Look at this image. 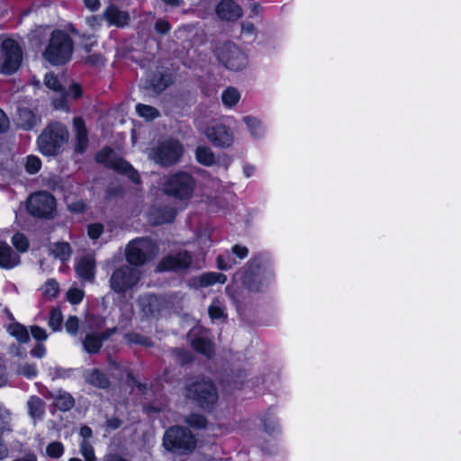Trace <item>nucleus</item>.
<instances>
[{"mask_svg":"<svg viewBox=\"0 0 461 461\" xmlns=\"http://www.w3.org/2000/svg\"><path fill=\"white\" fill-rule=\"evenodd\" d=\"M237 279L250 293L264 294L276 281L274 260L267 251L252 255L236 273Z\"/></svg>","mask_w":461,"mask_h":461,"instance_id":"1","label":"nucleus"},{"mask_svg":"<svg viewBox=\"0 0 461 461\" xmlns=\"http://www.w3.org/2000/svg\"><path fill=\"white\" fill-rule=\"evenodd\" d=\"M183 396L199 410L212 413L219 401V392L214 381L204 375L187 378L183 387Z\"/></svg>","mask_w":461,"mask_h":461,"instance_id":"2","label":"nucleus"},{"mask_svg":"<svg viewBox=\"0 0 461 461\" xmlns=\"http://www.w3.org/2000/svg\"><path fill=\"white\" fill-rule=\"evenodd\" d=\"M68 138L67 126L61 122L51 121L37 138L38 149L45 157H57L64 151Z\"/></svg>","mask_w":461,"mask_h":461,"instance_id":"3","label":"nucleus"},{"mask_svg":"<svg viewBox=\"0 0 461 461\" xmlns=\"http://www.w3.org/2000/svg\"><path fill=\"white\" fill-rule=\"evenodd\" d=\"M68 31H51V34L42 57L52 66H63L72 58L74 42Z\"/></svg>","mask_w":461,"mask_h":461,"instance_id":"4","label":"nucleus"},{"mask_svg":"<svg viewBox=\"0 0 461 461\" xmlns=\"http://www.w3.org/2000/svg\"><path fill=\"white\" fill-rule=\"evenodd\" d=\"M195 187L196 179L192 174L177 170L165 176L161 190L167 197L187 202L193 197Z\"/></svg>","mask_w":461,"mask_h":461,"instance_id":"5","label":"nucleus"},{"mask_svg":"<svg viewBox=\"0 0 461 461\" xmlns=\"http://www.w3.org/2000/svg\"><path fill=\"white\" fill-rule=\"evenodd\" d=\"M162 445L168 452L185 456L194 451L197 440L188 427L173 425L165 430Z\"/></svg>","mask_w":461,"mask_h":461,"instance_id":"6","label":"nucleus"},{"mask_svg":"<svg viewBox=\"0 0 461 461\" xmlns=\"http://www.w3.org/2000/svg\"><path fill=\"white\" fill-rule=\"evenodd\" d=\"M94 158L97 164L103 165L105 168L127 176L133 184L139 185L141 183L138 170L125 158L118 156L111 147L105 146L98 150Z\"/></svg>","mask_w":461,"mask_h":461,"instance_id":"7","label":"nucleus"},{"mask_svg":"<svg viewBox=\"0 0 461 461\" xmlns=\"http://www.w3.org/2000/svg\"><path fill=\"white\" fill-rule=\"evenodd\" d=\"M23 59V51L20 43L9 37L3 38L0 43V73L14 75L21 68Z\"/></svg>","mask_w":461,"mask_h":461,"instance_id":"8","label":"nucleus"},{"mask_svg":"<svg viewBox=\"0 0 461 461\" xmlns=\"http://www.w3.org/2000/svg\"><path fill=\"white\" fill-rule=\"evenodd\" d=\"M158 250L157 245L149 238H138L126 247L125 258L128 266L140 267L150 261Z\"/></svg>","mask_w":461,"mask_h":461,"instance_id":"9","label":"nucleus"},{"mask_svg":"<svg viewBox=\"0 0 461 461\" xmlns=\"http://www.w3.org/2000/svg\"><path fill=\"white\" fill-rule=\"evenodd\" d=\"M215 56L225 68L231 71H241L249 63L248 55L243 50L230 41L216 49Z\"/></svg>","mask_w":461,"mask_h":461,"instance_id":"10","label":"nucleus"},{"mask_svg":"<svg viewBox=\"0 0 461 461\" xmlns=\"http://www.w3.org/2000/svg\"><path fill=\"white\" fill-rule=\"evenodd\" d=\"M57 202L53 194L48 191H40L32 194L27 203L28 212L39 219H52L55 214Z\"/></svg>","mask_w":461,"mask_h":461,"instance_id":"11","label":"nucleus"},{"mask_svg":"<svg viewBox=\"0 0 461 461\" xmlns=\"http://www.w3.org/2000/svg\"><path fill=\"white\" fill-rule=\"evenodd\" d=\"M140 272L128 265L115 268L110 277L111 289L116 294H124L138 285Z\"/></svg>","mask_w":461,"mask_h":461,"instance_id":"12","label":"nucleus"},{"mask_svg":"<svg viewBox=\"0 0 461 461\" xmlns=\"http://www.w3.org/2000/svg\"><path fill=\"white\" fill-rule=\"evenodd\" d=\"M184 147L178 140L169 139L159 143L152 150L153 159L162 167H170L180 161Z\"/></svg>","mask_w":461,"mask_h":461,"instance_id":"13","label":"nucleus"},{"mask_svg":"<svg viewBox=\"0 0 461 461\" xmlns=\"http://www.w3.org/2000/svg\"><path fill=\"white\" fill-rule=\"evenodd\" d=\"M192 263L191 253L187 250H182L164 256L158 263L156 271L158 273L184 272L190 268Z\"/></svg>","mask_w":461,"mask_h":461,"instance_id":"14","label":"nucleus"},{"mask_svg":"<svg viewBox=\"0 0 461 461\" xmlns=\"http://www.w3.org/2000/svg\"><path fill=\"white\" fill-rule=\"evenodd\" d=\"M205 136L212 146L226 149L232 145L234 140L233 133L230 127L217 123L205 130Z\"/></svg>","mask_w":461,"mask_h":461,"instance_id":"15","label":"nucleus"},{"mask_svg":"<svg viewBox=\"0 0 461 461\" xmlns=\"http://www.w3.org/2000/svg\"><path fill=\"white\" fill-rule=\"evenodd\" d=\"M73 131L75 134L74 151L83 155L89 146V131L86 122L81 116H75L72 120Z\"/></svg>","mask_w":461,"mask_h":461,"instance_id":"16","label":"nucleus"},{"mask_svg":"<svg viewBox=\"0 0 461 461\" xmlns=\"http://www.w3.org/2000/svg\"><path fill=\"white\" fill-rule=\"evenodd\" d=\"M44 397L48 400L51 399V406L55 411H59L61 412H68L71 411L76 404L74 396L62 388L58 389L55 393L48 391L44 394Z\"/></svg>","mask_w":461,"mask_h":461,"instance_id":"17","label":"nucleus"},{"mask_svg":"<svg viewBox=\"0 0 461 461\" xmlns=\"http://www.w3.org/2000/svg\"><path fill=\"white\" fill-rule=\"evenodd\" d=\"M176 215V208L169 205H159L150 208L148 218L152 226H159L174 222Z\"/></svg>","mask_w":461,"mask_h":461,"instance_id":"18","label":"nucleus"},{"mask_svg":"<svg viewBox=\"0 0 461 461\" xmlns=\"http://www.w3.org/2000/svg\"><path fill=\"white\" fill-rule=\"evenodd\" d=\"M215 12L218 18L224 21H236L243 14L241 7L233 0H221Z\"/></svg>","mask_w":461,"mask_h":461,"instance_id":"19","label":"nucleus"},{"mask_svg":"<svg viewBox=\"0 0 461 461\" xmlns=\"http://www.w3.org/2000/svg\"><path fill=\"white\" fill-rule=\"evenodd\" d=\"M21 264L20 255L5 240H0V268L10 270Z\"/></svg>","mask_w":461,"mask_h":461,"instance_id":"20","label":"nucleus"},{"mask_svg":"<svg viewBox=\"0 0 461 461\" xmlns=\"http://www.w3.org/2000/svg\"><path fill=\"white\" fill-rule=\"evenodd\" d=\"M96 263L93 255L83 256L75 266L78 277L85 281L92 282L95 276Z\"/></svg>","mask_w":461,"mask_h":461,"instance_id":"21","label":"nucleus"},{"mask_svg":"<svg viewBox=\"0 0 461 461\" xmlns=\"http://www.w3.org/2000/svg\"><path fill=\"white\" fill-rule=\"evenodd\" d=\"M85 382L97 389L107 390L111 386V380L102 369L94 367L86 369L84 373Z\"/></svg>","mask_w":461,"mask_h":461,"instance_id":"22","label":"nucleus"},{"mask_svg":"<svg viewBox=\"0 0 461 461\" xmlns=\"http://www.w3.org/2000/svg\"><path fill=\"white\" fill-rule=\"evenodd\" d=\"M109 26L123 27L128 25L130 15L115 5H109L103 14Z\"/></svg>","mask_w":461,"mask_h":461,"instance_id":"23","label":"nucleus"},{"mask_svg":"<svg viewBox=\"0 0 461 461\" xmlns=\"http://www.w3.org/2000/svg\"><path fill=\"white\" fill-rule=\"evenodd\" d=\"M261 423L264 428V431L268 435H274L281 432L279 420L275 412V407L270 406L267 409L261 417Z\"/></svg>","mask_w":461,"mask_h":461,"instance_id":"24","label":"nucleus"},{"mask_svg":"<svg viewBox=\"0 0 461 461\" xmlns=\"http://www.w3.org/2000/svg\"><path fill=\"white\" fill-rule=\"evenodd\" d=\"M193 349L211 359L215 355V348L213 342L205 337H195L191 340Z\"/></svg>","mask_w":461,"mask_h":461,"instance_id":"25","label":"nucleus"},{"mask_svg":"<svg viewBox=\"0 0 461 461\" xmlns=\"http://www.w3.org/2000/svg\"><path fill=\"white\" fill-rule=\"evenodd\" d=\"M149 83L152 90L159 94L172 84V77L170 74L166 72H153L150 75Z\"/></svg>","mask_w":461,"mask_h":461,"instance_id":"26","label":"nucleus"},{"mask_svg":"<svg viewBox=\"0 0 461 461\" xmlns=\"http://www.w3.org/2000/svg\"><path fill=\"white\" fill-rule=\"evenodd\" d=\"M103 341L98 335V331H92L86 334L82 340L84 350L89 355H96L103 348Z\"/></svg>","mask_w":461,"mask_h":461,"instance_id":"27","label":"nucleus"},{"mask_svg":"<svg viewBox=\"0 0 461 461\" xmlns=\"http://www.w3.org/2000/svg\"><path fill=\"white\" fill-rule=\"evenodd\" d=\"M6 330L10 336L15 338L20 344H26L30 341V334L27 328L18 321L9 323Z\"/></svg>","mask_w":461,"mask_h":461,"instance_id":"28","label":"nucleus"},{"mask_svg":"<svg viewBox=\"0 0 461 461\" xmlns=\"http://www.w3.org/2000/svg\"><path fill=\"white\" fill-rule=\"evenodd\" d=\"M194 155L196 161L202 166L212 167L215 163V155L211 148L207 146H197Z\"/></svg>","mask_w":461,"mask_h":461,"instance_id":"29","label":"nucleus"},{"mask_svg":"<svg viewBox=\"0 0 461 461\" xmlns=\"http://www.w3.org/2000/svg\"><path fill=\"white\" fill-rule=\"evenodd\" d=\"M227 281V276L222 273L217 272H207L203 273L200 276V284L203 287H208L213 285L215 284H225Z\"/></svg>","mask_w":461,"mask_h":461,"instance_id":"30","label":"nucleus"},{"mask_svg":"<svg viewBox=\"0 0 461 461\" xmlns=\"http://www.w3.org/2000/svg\"><path fill=\"white\" fill-rule=\"evenodd\" d=\"M185 422L187 424L188 428L194 429H204L208 425L207 418L203 414L198 412H192L188 414L185 419Z\"/></svg>","mask_w":461,"mask_h":461,"instance_id":"31","label":"nucleus"},{"mask_svg":"<svg viewBox=\"0 0 461 461\" xmlns=\"http://www.w3.org/2000/svg\"><path fill=\"white\" fill-rule=\"evenodd\" d=\"M240 99V94L234 86H228L222 91L221 102L224 106L231 108L235 106Z\"/></svg>","mask_w":461,"mask_h":461,"instance_id":"32","label":"nucleus"},{"mask_svg":"<svg viewBox=\"0 0 461 461\" xmlns=\"http://www.w3.org/2000/svg\"><path fill=\"white\" fill-rule=\"evenodd\" d=\"M243 122L248 126L252 137L258 139L264 135L265 129L262 122L258 119L253 116H245L243 118Z\"/></svg>","mask_w":461,"mask_h":461,"instance_id":"33","label":"nucleus"},{"mask_svg":"<svg viewBox=\"0 0 461 461\" xmlns=\"http://www.w3.org/2000/svg\"><path fill=\"white\" fill-rule=\"evenodd\" d=\"M208 315L212 322L216 321H225L228 318L224 307L219 300H214L208 307Z\"/></svg>","mask_w":461,"mask_h":461,"instance_id":"34","label":"nucleus"},{"mask_svg":"<svg viewBox=\"0 0 461 461\" xmlns=\"http://www.w3.org/2000/svg\"><path fill=\"white\" fill-rule=\"evenodd\" d=\"M29 414L32 418H41L44 413V402L36 395L32 396L28 402Z\"/></svg>","mask_w":461,"mask_h":461,"instance_id":"35","label":"nucleus"},{"mask_svg":"<svg viewBox=\"0 0 461 461\" xmlns=\"http://www.w3.org/2000/svg\"><path fill=\"white\" fill-rule=\"evenodd\" d=\"M63 315L59 307H53L50 312L48 325L52 331L57 332L62 330Z\"/></svg>","mask_w":461,"mask_h":461,"instance_id":"36","label":"nucleus"},{"mask_svg":"<svg viewBox=\"0 0 461 461\" xmlns=\"http://www.w3.org/2000/svg\"><path fill=\"white\" fill-rule=\"evenodd\" d=\"M13 246L17 250V253H25L29 250L30 242L26 235L23 232H16L11 238Z\"/></svg>","mask_w":461,"mask_h":461,"instance_id":"37","label":"nucleus"},{"mask_svg":"<svg viewBox=\"0 0 461 461\" xmlns=\"http://www.w3.org/2000/svg\"><path fill=\"white\" fill-rule=\"evenodd\" d=\"M173 354L176 362L181 366H187L194 361V354L185 348H176L173 350Z\"/></svg>","mask_w":461,"mask_h":461,"instance_id":"38","label":"nucleus"},{"mask_svg":"<svg viewBox=\"0 0 461 461\" xmlns=\"http://www.w3.org/2000/svg\"><path fill=\"white\" fill-rule=\"evenodd\" d=\"M44 85L50 90L59 93L65 94L66 88L60 83L58 76L53 72H49L44 77Z\"/></svg>","mask_w":461,"mask_h":461,"instance_id":"39","label":"nucleus"},{"mask_svg":"<svg viewBox=\"0 0 461 461\" xmlns=\"http://www.w3.org/2000/svg\"><path fill=\"white\" fill-rule=\"evenodd\" d=\"M59 291V285L54 278L48 279L42 286V295L50 300L58 297Z\"/></svg>","mask_w":461,"mask_h":461,"instance_id":"40","label":"nucleus"},{"mask_svg":"<svg viewBox=\"0 0 461 461\" xmlns=\"http://www.w3.org/2000/svg\"><path fill=\"white\" fill-rule=\"evenodd\" d=\"M52 251L54 256L62 261L68 260L72 253L69 243L66 241L55 243Z\"/></svg>","mask_w":461,"mask_h":461,"instance_id":"41","label":"nucleus"},{"mask_svg":"<svg viewBox=\"0 0 461 461\" xmlns=\"http://www.w3.org/2000/svg\"><path fill=\"white\" fill-rule=\"evenodd\" d=\"M124 339L131 344L140 345L147 348L153 346L152 339L149 337L143 336L138 332L126 333Z\"/></svg>","mask_w":461,"mask_h":461,"instance_id":"42","label":"nucleus"},{"mask_svg":"<svg viewBox=\"0 0 461 461\" xmlns=\"http://www.w3.org/2000/svg\"><path fill=\"white\" fill-rule=\"evenodd\" d=\"M136 112L139 116L149 121L159 116V112L157 108L144 104H138L136 105Z\"/></svg>","mask_w":461,"mask_h":461,"instance_id":"43","label":"nucleus"},{"mask_svg":"<svg viewBox=\"0 0 461 461\" xmlns=\"http://www.w3.org/2000/svg\"><path fill=\"white\" fill-rule=\"evenodd\" d=\"M42 163L39 157L35 155H29L26 157L24 165L25 171L30 175L37 174L41 168Z\"/></svg>","mask_w":461,"mask_h":461,"instance_id":"44","label":"nucleus"},{"mask_svg":"<svg viewBox=\"0 0 461 461\" xmlns=\"http://www.w3.org/2000/svg\"><path fill=\"white\" fill-rule=\"evenodd\" d=\"M20 120L22 121L21 125L25 130H31L36 123L34 113L29 109H23L19 113Z\"/></svg>","mask_w":461,"mask_h":461,"instance_id":"45","label":"nucleus"},{"mask_svg":"<svg viewBox=\"0 0 461 461\" xmlns=\"http://www.w3.org/2000/svg\"><path fill=\"white\" fill-rule=\"evenodd\" d=\"M46 454L51 458H59L64 454V446L60 441H53L46 447Z\"/></svg>","mask_w":461,"mask_h":461,"instance_id":"46","label":"nucleus"},{"mask_svg":"<svg viewBox=\"0 0 461 461\" xmlns=\"http://www.w3.org/2000/svg\"><path fill=\"white\" fill-rule=\"evenodd\" d=\"M80 453L86 461H96L94 447L87 440L81 441Z\"/></svg>","mask_w":461,"mask_h":461,"instance_id":"47","label":"nucleus"},{"mask_svg":"<svg viewBox=\"0 0 461 461\" xmlns=\"http://www.w3.org/2000/svg\"><path fill=\"white\" fill-rule=\"evenodd\" d=\"M65 329L70 335H77L79 329V319L76 315H70L65 321Z\"/></svg>","mask_w":461,"mask_h":461,"instance_id":"48","label":"nucleus"},{"mask_svg":"<svg viewBox=\"0 0 461 461\" xmlns=\"http://www.w3.org/2000/svg\"><path fill=\"white\" fill-rule=\"evenodd\" d=\"M104 227L100 222L91 223L87 226V234L91 240H98L104 233Z\"/></svg>","mask_w":461,"mask_h":461,"instance_id":"49","label":"nucleus"},{"mask_svg":"<svg viewBox=\"0 0 461 461\" xmlns=\"http://www.w3.org/2000/svg\"><path fill=\"white\" fill-rule=\"evenodd\" d=\"M19 373L28 379H33L38 375V369L35 364L25 363L20 367Z\"/></svg>","mask_w":461,"mask_h":461,"instance_id":"50","label":"nucleus"},{"mask_svg":"<svg viewBox=\"0 0 461 461\" xmlns=\"http://www.w3.org/2000/svg\"><path fill=\"white\" fill-rule=\"evenodd\" d=\"M84 298V292L78 288H70L67 292V300L71 304H78Z\"/></svg>","mask_w":461,"mask_h":461,"instance_id":"51","label":"nucleus"},{"mask_svg":"<svg viewBox=\"0 0 461 461\" xmlns=\"http://www.w3.org/2000/svg\"><path fill=\"white\" fill-rule=\"evenodd\" d=\"M104 57L101 53H93L88 55L85 59V63L95 68H98L104 65Z\"/></svg>","mask_w":461,"mask_h":461,"instance_id":"52","label":"nucleus"},{"mask_svg":"<svg viewBox=\"0 0 461 461\" xmlns=\"http://www.w3.org/2000/svg\"><path fill=\"white\" fill-rule=\"evenodd\" d=\"M31 334L32 338L38 342L45 341L48 339V334L45 329L38 325H32L30 327Z\"/></svg>","mask_w":461,"mask_h":461,"instance_id":"53","label":"nucleus"},{"mask_svg":"<svg viewBox=\"0 0 461 461\" xmlns=\"http://www.w3.org/2000/svg\"><path fill=\"white\" fill-rule=\"evenodd\" d=\"M87 204L84 200H77L68 204V210L73 213H85Z\"/></svg>","mask_w":461,"mask_h":461,"instance_id":"54","label":"nucleus"},{"mask_svg":"<svg viewBox=\"0 0 461 461\" xmlns=\"http://www.w3.org/2000/svg\"><path fill=\"white\" fill-rule=\"evenodd\" d=\"M125 193L124 187L121 185L109 186L105 191V198L111 200L115 197H122Z\"/></svg>","mask_w":461,"mask_h":461,"instance_id":"55","label":"nucleus"},{"mask_svg":"<svg viewBox=\"0 0 461 461\" xmlns=\"http://www.w3.org/2000/svg\"><path fill=\"white\" fill-rule=\"evenodd\" d=\"M68 32L73 33V34H77V35L82 36L83 38H86V42L83 43V45H84V49L87 52H89L91 50L92 47L96 44V39H95V36L94 34L86 35L85 32L80 34L79 32L81 31H74V30H71V31H68Z\"/></svg>","mask_w":461,"mask_h":461,"instance_id":"56","label":"nucleus"},{"mask_svg":"<svg viewBox=\"0 0 461 461\" xmlns=\"http://www.w3.org/2000/svg\"><path fill=\"white\" fill-rule=\"evenodd\" d=\"M72 373H73V369H71V368H64L61 366H56L53 369L52 379H57V378L67 379L71 376Z\"/></svg>","mask_w":461,"mask_h":461,"instance_id":"57","label":"nucleus"},{"mask_svg":"<svg viewBox=\"0 0 461 461\" xmlns=\"http://www.w3.org/2000/svg\"><path fill=\"white\" fill-rule=\"evenodd\" d=\"M232 300L239 313H244L247 311V303L240 297V294L237 293L236 294H233Z\"/></svg>","mask_w":461,"mask_h":461,"instance_id":"58","label":"nucleus"},{"mask_svg":"<svg viewBox=\"0 0 461 461\" xmlns=\"http://www.w3.org/2000/svg\"><path fill=\"white\" fill-rule=\"evenodd\" d=\"M126 379L129 384L137 387L140 391H143L147 387L146 384L140 382L131 372L127 373Z\"/></svg>","mask_w":461,"mask_h":461,"instance_id":"59","label":"nucleus"},{"mask_svg":"<svg viewBox=\"0 0 461 461\" xmlns=\"http://www.w3.org/2000/svg\"><path fill=\"white\" fill-rule=\"evenodd\" d=\"M7 411L0 406V434L9 429V421L7 419Z\"/></svg>","mask_w":461,"mask_h":461,"instance_id":"60","label":"nucleus"},{"mask_svg":"<svg viewBox=\"0 0 461 461\" xmlns=\"http://www.w3.org/2000/svg\"><path fill=\"white\" fill-rule=\"evenodd\" d=\"M217 267L220 270L227 271L232 267L233 262L230 259H225L223 256L219 255L216 258Z\"/></svg>","mask_w":461,"mask_h":461,"instance_id":"61","label":"nucleus"},{"mask_svg":"<svg viewBox=\"0 0 461 461\" xmlns=\"http://www.w3.org/2000/svg\"><path fill=\"white\" fill-rule=\"evenodd\" d=\"M31 355L36 358H42L46 355V348L41 342H38L31 350Z\"/></svg>","mask_w":461,"mask_h":461,"instance_id":"62","label":"nucleus"},{"mask_svg":"<svg viewBox=\"0 0 461 461\" xmlns=\"http://www.w3.org/2000/svg\"><path fill=\"white\" fill-rule=\"evenodd\" d=\"M232 252L233 254L238 257L240 259H243L245 258L248 257L249 255V249L247 247L245 246H241V245H239V244H235L233 247H232Z\"/></svg>","mask_w":461,"mask_h":461,"instance_id":"63","label":"nucleus"},{"mask_svg":"<svg viewBox=\"0 0 461 461\" xmlns=\"http://www.w3.org/2000/svg\"><path fill=\"white\" fill-rule=\"evenodd\" d=\"M69 94L72 96V98L75 100L82 97L83 89H82L81 85L78 83H72L69 86Z\"/></svg>","mask_w":461,"mask_h":461,"instance_id":"64","label":"nucleus"}]
</instances>
